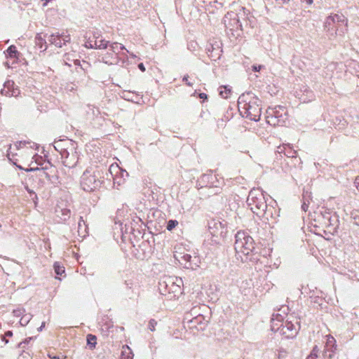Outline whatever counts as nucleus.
<instances>
[{
    "mask_svg": "<svg viewBox=\"0 0 359 359\" xmlns=\"http://www.w3.org/2000/svg\"><path fill=\"white\" fill-rule=\"evenodd\" d=\"M261 101L252 93L248 92L239 96L238 107L241 114L251 121H258L261 116Z\"/></svg>",
    "mask_w": 359,
    "mask_h": 359,
    "instance_id": "obj_1",
    "label": "nucleus"
},
{
    "mask_svg": "<svg viewBox=\"0 0 359 359\" xmlns=\"http://www.w3.org/2000/svg\"><path fill=\"white\" fill-rule=\"evenodd\" d=\"M234 249L236 255L238 258L240 257L243 262L257 259V257H254V240L245 231H238L235 235Z\"/></svg>",
    "mask_w": 359,
    "mask_h": 359,
    "instance_id": "obj_2",
    "label": "nucleus"
},
{
    "mask_svg": "<svg viewBox=\"0 0 359 359\" xmlns=\"http://www.w3.org/2000/svg\"><path fill=\"white\" fill-rule=\"evenodd\" d=\"M248 205L250 210L259 217H264L269 219V217H273L270 209H268L264 194L259 189H252L247 198Z\"/></svg>",
    "mask_w": 359,
    "mask_h": 359,
    "instance_id": "obj_3",
    "label": "nucleus"
},
{
    "mask_svg": "<svg viewBox=\"0 0 359 359\" xmlns=\"http://www.w3.org/2000/svg\"><path fill=\"white\" fill-rule=\"evenodd\" d=\"M105 171L98 166L89 167L83 172L81 177V186L86 191H93L100 188L103 183Z\"/></svg>",
    "mask_w": 359,
    "mask_h": 359,
    "instance_id": "obj_4",
    "label": "nucleus"
},
{
    "mask_svg": "<svg viewBox=\"0 0 359 359\" xmlns=\"http://www.w3.org/2000/svg\"><path fill=\"white\" fill-rule=\"evenodd\" d=\"M224 184L223 178L218 177V175L213 174L212 170H209L207 173L203 174L196 182L198 189L205 188L215 189L214 194H218L221 191V186Z\"/></svg>",
    "mask_w": 359,
    "mask_h": 359,
    "instance_id": "obj_5",
    "label": "nucleus"
},
{
    "mask_svg": "<svg viewBox=\"0 0 359 359\" xmlns=\"http://www.w3.org/2000/svg\"><path fill=\"white\" fill-rule=\"evenodd\" d=\"M176 281L171 277L165 278L159 282L158 289L160 293L163 295L168 296V299H172L178 297L182 293L180 283L182 282V279L175 278Z\"/></svg>",
    "mask_w": 359,
    "mask_h": 359,
    "instance_id": "obj_6",
    "label": "nucleus"
},
{
    "mask_svg": "<svg viewBox=\"0 0 359 359\" xmlns=\"http://www.w3.org/2000/svg\"><path fill=\"white\" fill-rule=\"evenodd\" d=\"M347 19L343 14H334L328 16L325 22V29L332 35L341 34L346 30Z\"/></svg>",
    "mask_w": 359,
    "mask_h": 359,
    "instance_id": "obj_7",
    "label": "nucleus"
},
{
    "mask_svg": "<svg viewBox=\"0 0 359 359\" xmlns=\"http://www.w3.org/2000/svg\"><path fill=\"white\" fill-rule=\"evenodd\" d=\"M266 121L269 124L276 126L283 125L287 118V112L285 107L276 106L269 108L267 111Z\"/></svg>",
    "mask_w": 359,
    "mask_h": 359,
    "instance_id": "obj_8",
    "label": "nucleus"
},
{
    "mask_svg": "<svg viewBox=\"0 0 359 359\" xmlns=\"http://www.w3.org/2000/svg\"><path fill=\"white\" fill-rule=\"evenodd\" d=\"M107 180H111L112 178L114 184L121 186L124 184L128 173L126 170L120 168L118 164H111L109 168L104 170Z\"/></svg>",
    "mask_w": 359,
    "mask_h": 359,
    "instance_id": "obj_9",
    "label": "nucleus"
},
{
    "mask_svg": "<svg viewBox=\"0 0 359 359\" xmlns=\"http://www.w3.org/2000/svg\"><path fill=\"white\" fill-rule=\"evenodd\" d=\"M54 149L62 156L67 155L68 151L76 149V143L70 139L55 140L53 143Z\"/></svg>",
    "mask_w": 359,
    "mask_h": 359,
    "instance_id": "obj_10",
    "label": "nucleus"
},
{
    "mask_svg": "<svg viewBox=\"0 0 359 359\" xmlns=\"http://www.w3.org/2000/svg\"><path fill=\"white\" fill-rule=\"evenodd\" d=\"M318 219L330 231H335L338 227L339 220L337 217L334 215H332L330 212L325 211L324 212H320L318 216Z\"/></svg>",
    "mask_w": 359,
    "mask_h": 359,
    "instance_id": "obj_11",
    "label": "nucleus"
},
{
    "mask_svg": "<svg viewBox=\"0 0 359 359\" xmlns=\"http://www.w3.org/2000/svg\"><path fill=\"white\" fill-rule=\"evenodd\" d=\"M300 328V325L298 322L293 323L291 321L287 320L284 324H282L280 327H278L276 330H278L280 333L284 335L287 339H292L296 337Z\"/></svg>",
    "mask_w": 359,
    "mask_h": 359,
    "instance_id": "obj_12",
    "label": "nucleus"
},
{
    "mask_svg": "<svg viewBox=\"0 0 359 359\" xmlns=\"http://www.w3.org/2000/svg\"><path fill=\"white\" fill-rule=\"evenodd\" d=\"M48 41L51 44H54L58 48H61L63 45H65L67 42L70 41L69 34H65V33L52 34L49 36Z\"/></svg>",
    "mask_w": 359,
    "mask_h": 359,
    "instance_id": "obj_13",
    "label": "nucleus"
},
{
    "mask_svg": "<svg viewBox=\"0 0 359 359\" xmlns=\"http://www.w3.org/2000/svg\"><path fill=\"white\" fill-rule=\"evenodd\" d=\"M61 158L62 159L63 165L71 168L76 165L79 161V154L76 149H74L72 151H68L67 155L62 156Z\"/></svg>",
    "mask_w": 359,
    "mask_h": 359,
    "instance_id": "obj_14",
    "label": "nucleus"
},
{
    "mask_svg": "<svg viewBox=\"0 0 359 359\" xmlns=\"http://www.w3.org/2000/svg\"><path fill=\"white\" fill-rule=\"evenodd\" d=\"M1 94L8 97H17L20 94V90L15 88L13 81H6L4 84V88L1 90Z\"/></svg>",
    "mask_w": 359,
    "mask_h": 359,
    "instance_id": "obj_15",
    "label": "nucleus"
},
{
    "mask_svg": "<svg viewBox=\"0 0 359 359\" xmlns=\"http://www.w3.org/2000/svg\"><path fill=\"white\" fill-rule=\"evenodd\" d=\"M225 225L219 221H211L208 224L209 231L212 236L222 234L224 232Z\"/></svg>",
    "mask_w": 359,
    "mask_h": 359,
    "instance_id": "obj_16",
    "label": "nucleus"
},
{
    "mask_svg": "<svg viewBox=\"0 0 359 359\" xmlns=\"http://www.w3.org/2000/svg\"><path fill=\"white\" fill-rule=\"evenodd\" d=\"M249 13H250L249 11L243 7L238 12V13L236 15L237 18L233 19V21L234 22V23L236 25V29L239 28V29H242V22L241 20H245Z\"/></svg>",
    "mask_w": 359,
    "mask_h": 359,
    "instance_id": "obj_17",
    "label": "nucleus"
},
{
    "mask_svg": "<svg viewBox=\"0 0 359 359\" xmlns=\"http://www.w3.org/2000/svg\"><path fill=\"white\" fill-rule=\"evenodd\" d=\"M95 49H105L109 46V41L100 36L99 34H94Z\"/></svg>",
    "mask_w": 359,
    "mask_h": 359,
    "instance_id": "obj_18",
    "label": "nucleus"
},
{
    "mask_svg": "<svg viewBox=\"0 0 359 359\" xmlns=\"http://www.w3.org/2000/svg\"><path fill=\"white\" fill-rule=\"evenodd\" d=\"M88 226L85 222V221L83 219L82 217H79V221H78V225H77V232L78 235L80 237H85L87 233Z\"/></svg>",
    "mask_w": 359,
    "mask_h": 359,
    "instance_id": "obj_19",
    "label": "nucleus"
},
{
    "mask_svg": "<svg viewBox=\"0 0 359 359\" xmlns=\"http://www.w3.org/2000/svg\"><path fill=\"white\" fill-rule=\"evenodd\" d=\"M191 259H192V257L189 254H184L180 257V259L179 261L180 262V263L182 264H183L185 268L193 269L194 267V266H196L197 265H196V264H194V265L192 264Z\"/></svg>",
    "mask_w": 359,
    "mask_h": 359,
    "instance_id": "obj_20",
    "label": "nucleus"
},
{
    "mask_svg": "<svg viewBox=\"0 0 359 359\" xmlns=\"http://www.w3.org/2000/svg\"><path fill=\"white\" fill-rule=\"evenodd\" d=\"M35 43L39 48L45 51L47 49L46 41L42 37L41 34H37L35 36Z\"/></svg>",
    "mask_w": 359,
    "mask_h": 359,
    "instance_id": "obj_21",
    "label": "nucleus"
},
{
    "mask_svg": "<svg viewBox=\"0 0 359 359\" xmlns=\"http://www.w3.org/2000/svg\"><path fill=\"white\" fill-rule=\"evenodd\" d=\"M6 53L8 57L13 58L15 60H18L20 55V53L17 50L16 47L14 45L10 46L8 48Z\"/></svg>",
    "mask_w": 359,
    "mask_h": 359,
    "instance_id": "obj_22",
    "label": "nucleus"
},
{
    "mask_svg": "<svg viewBox=\"0 0 359 359\" xmlns=\"http://www.w3.org/2000/svg\"><path fill=\"white\" fill-rule=\"evenodd\" d=\"M114 54L111 52H107L105 55L102 57V61L107 65H114L116 63V57L114 56Z\"/></svg>",
    "mask_w": 359,
    "mask_h": 359,
    "instance_id": "obj_23",
    "label": "nucleus"
},
{
    "mask_svg": "<svg viewBox=\"0 0 359 359\" xmlns=\"http://www.w3.org/2000/svg\"><path fill=\"white\" fill-rule=\"evenodd\" d=\"M337 349L325 348L323 352V359H334Z\"/></svg>",
    "mask_w": 359,
    "mask_h": 359,
    "instance_id": "obj_24",
    "label": "nucleus"
},
{
    "mask_svg": "<svg viewBox=\"0 0 359 359\" xmlns=\"http://www.w3.org/2000/svg\"><path fill=\"white\" fill-rule=\"evenodd\" d=\"M126 50V47L118 43L114 42L109 45V50L111 51L114 55L118 53L120 50Z\"/></svg>",
    "mask_w": 359,
    "mask_h": 359,
    "instance_id": "obj_25",
    "label": "nucleus"
},
{
    "mask_svg": "<svg viewBox=\"0 0 359 359\" xmlns=\"http://www.w3.org/2000/svg\"><path fill=\"white\" fill-rule=\"evenodd\" d=\"M57 213H61V215H57L58 217H60V219L63 222H66L68 219H69L71 215L70 210L64 208L60 209L59 211L56 210Z\"/></svg>",
    "mask_w": 359,
    "mask_h": 359,
    "instance_id": "obj_26",
    "label": "nucleus"
},
{
    "mask_svg": "<svg viewBox=\"0 0 359 359\" xmlns=\"http://www.w3.org/2000/svg\"><path fill=\"white\" fill-rule=\"evenodd\" d=\"M115 225L116 226H117V225L118 226V227L120 229L121 232L122 234L128 233H131L132 231L133 230V228L132 226H128L127 224H125V226L123 227V223L121 222L120 221L115 222Z\"/></svg>",
    "mask_w": 359,
    "mask_h": 359,
    "instance_id": "obj_27",
    "label": "nucleus"
},
{
    "mask_svg": "<svg viewBox=\"0 0 359 359\" xmlns=\"http://www.w3.org/2000/svg\"><path fill=\"white\" fill-rule=\"evenodd\" d=\"M325 348H331L337 349V345L335 339L331 335H327V341Z\"/></svg>",
    "mask_w": 359,
    "mask_h": 359,
    "instance_id": "obj_28",
    "label": "nucleus"
},
{
    "mask_svg": "<svg viewBox=\"0 0 359 359\" xmlns=\"http://www.w3.org/2000/svg\"><path fill=\"white\" fill-rule=\"evenodd\" d=\"M97 344V338L95 335L88 334L87 335V345L89 346L90 350H93L95 348Z\"/></svg>",
    "mask_w": 359,
    "mask_h": 359,
    "instance_id": "obj_29",
    "label": "nucleus"
},
{
    "mask_svg": "<svg viewBox=\"0 0 359 359\" xmlns=\"http://www.w3.org/2000/svg\"><path fill=\"white\" fill-rule=\"evenodd\" d=\"M120 359H133L132 351L128 346L126 348L123 347V350L121 351Z\"/></svg>",
    "mask_w": 359,
    "mask_h": 359,
    "instance_id": "obj_30",
    "label": "nucleus"
},
{
    "mask_svg": "<svg viewBox=\"0 0 359 359\" xmlns=\"http://www.w3.org/2000/svg\"><path fill=\"white\" fill-rule=\"evenodd\" d=\"M53 268L55 273L58 276H62L65 272V267L60 265L59 262H55L53 264Z\"/></svg>",
    "mask_w": 359,
    "mask_h": 359,
    "instance_id": "obj_31",
    "label": "nucleus"
},
{
    "mask_svg": "<svg viewBox=\"0 0 359 359\" xmlns=\"http://www.w3.org/2000/svg\"><path fill=\"white\" fill-rule=\"evenodd\" d=\"M32 318V315L30 314V313H24L20 320V323L22 326H25L27 325L29 322L31 320Z\"/></svg>",
    "mask_w": 359,
    "mask_h": 359,
    "instance_id": "obj_32",
    "label": "nucleus"
},
{
    "mask_svg": "<svg viewBox=\"0 0 359 359\" xmlns=\"http://www.w3.org/2000/svg\"><path fill=\"white\" fill-rule=\"evenodd\" d=\"M285 155L289 158H295L297 156V151L294 150L290 144H287Z\"/></svg>",
    "mask_w": 359,
    "mask_h": 359,
    "instance_id": "obj_33",
    "label": "nucleus"
},
{
    "mask_svg": "<svg viewBox=\"0 0 359 359\" xmlns=\"http://www.w3.org/2000/svg\"><path fill=\"white\" fill-rule=\"evenodd\" d=\"M231 93V88H229L228 86H221L220 87V91L219 95L223 98H227L229 95Z\"/></svg>",
    "mask_w": 359,
    "mask_h": 359,
    "instance_id": "obj_34",
    "label": "nucleus"
},
{
    "mask_svg": "<svg viewBox=\"0 0 359 359\" xmlns=\"http://www.w3.org/2000/svg\"><path fill=\"white\" fill-rule=\"evenodd\" d=\"M351 218L353 224L359 226V210L352 212Z\"/></svg>",
    "mask_w": 359,
    "mask_h": 359,
    "instance_id": "obj_35",
    "label": "nucleus"
},
{
    "mask_svg": "<svg viewBox=\"0 0 359 359\" xmlns=\"http://www.w3.org/2000/svg\"><path fill=\"white\" fill-rule=\"evenodd\" d=\"M178 225V222L175 219H170L168 222H167V226H166V229L168 230V231H172V229H174Z\"/></svg>",
    "mask_w": 359,
    "mask_h": 359,
    "instance_id": "obj_36",
    "label": "nucleus"
},
{
    "mask_svg": "<svg viewBox=\"0 0 359 359\" xmlns=\"http://www.w3.org/2000/svg\"><path fill=\"white\" fill-rule=\"evenodd\" d=\"M94 43H95V38L93 36V39L88 38V39H86V41H85L84 46L87 48H95V46L93 44Z\"/></svg>",
    "mask_w": 359,
    "mask_h": 359,
    "instance_id": "obj_37",
    "label": "nucleus"
},
{
    "mask_svg": "<svg viewBox=\"0 0 359 359\" xmlns=\"http://www.w3.org/2000/svg\"><path fill=\"white\" fill-rule=\"evenodd\" d=\"M48 356L52 359H66V356L62 353L56 354L53 352H49Z\"/></svg>",
    "mask_w": 359,
    "mask_h": 359,
    "instance_id": "obj_38",
    "label": "nucleus"
},
{
    "mask_svg": "<svg viewBox=\"0 0 359 359\" xmlns=\"http://www.w3.org/2000/svg\"><path fill=\"white\" fill-rule=\"evenodd\" d=\"M33 337H29L26 339L25 341H21L20 343L18 344V347L22 349L25 348L26 346L28 345L32 341H33Z\"/></svg>",
    "mask_w": 359,
    "mask_h": 359,
    "instance_id": "obj_39",
    "label": "nucleus"
},
{
    "mask_svg": "<svg viewBox=\"0 0 359 359\" xmlns=\"http://www.w3.org/2000/svg\"><path fill=\"white\" fill-rule=\"evenodd\" d=\"M307 194H309L308 192H306V194L304 193V194H303L304 202H303V203L302 205V209L304 212L307 211L308 207H309V203H306V195ZM307 202H309V201H307Z\"/></svg>",
    "mask_w": 359,
    "mask_h": 359,
    "instance_id": "obj_40",
    "label": "nucleus"
},
{
    "mask_svg": "<svg viewBox=\"0 0 359 359\" xmlns=\"http://www.w3.org/2000/svg\"><path fill=\"white\" fill-rule=\"evenodd\" d=\"M25 312V310L23 308H18L13 311V315L16 317H20V316L23 315Z\"/></svg>",
    "mask_w": 359,
    "mask_h": 359,
    "instance_id": "obj_41",
    "label": "nucleus"
},
{
    "mask_svg": "<svg viewBox=\"0 0 359 359\" xmlns=\"http://www.w3.org/2000/svg\"><path fill=\"white\" fill-rule=\"evenodd\" d=\"M18 359H32V355L28 351L23 350Z\"/></svg>",
    "mask_w": 359,
    "mask_h": 359,
    "instance_id": "obj_42",
    "label": "nucleus"
},
{
    "mask_svg": "<svg viewBox=\"0 0 359 359\" xmlns=\"http://www.w3.org/2000/svg\"><path fill=\"white\" fill-rule=\"evenodd\" d=\"M345 123L346 121L343 118L338 117H336V121H334L333 122L334 125H337L339 128L344 127L345 126Z\"/></svg>",
    "mask_w": 359,
    "mask_h": 359,
    "instance_id": "obj_43",
    "label": "nucleus"
},
{
    "mask_svg": "<svg viewBox=\"0 0 359 359\" xmlns=\"http://www.w3.org/2000/svg\"><path fill=\"white\" fill-rule=\"evenodd\" d=\"M156 325H157V322L154 319H151L149 322L148 328L151 332H154L155 330V327Z\"/></svg>",
    "mask_w": 359,
    "mask_h": 359,
    "instance_id": "obj_44",
    "label": "nucleus"
},
{
    "mask_svg": "<svg viewBox=\"0 0 359 359\" xmlns=\"http://www.w3.org/2000/svg\"><path fill=\"white\" fill-rule=\"evenodd\" d=\"M13 336V332L12 331H7L5 332L4 335L2 337V341L5 342V344L8 343V340L6 339V337H10Z\"/></svg>",
    "mask_w": 359,
    "mask_h": 359,
    "instance_id": "obj_45",
    "label": "nucleus"
},
{
    "mask_svg": "<svg viewBox=\"0 0 359 359\" xmlns=\"http://www.w3.org/2000/svg\"><path fill=\"white\" fill-rule=\"evenodd\" d=\"M285 147H287V144H283V145H280V146L278 147L277 152L278 154H283L285 155V151H286V148Z\"/></svg>",
    "mask_w": 359,
    "mask_h": 359,
    "instance_id": "obj_46",
    "label": "nucleus"
},
{
    "mask_svg": "<svg viewBox=\"0 0 359 359\" xmlns=\"http://www.w3.org/2000/svg\"><path fill=\"white\" fill-rule=\"evenodd\" d=\"M11 149V144H10V145H9V148H8V151H7V154H6V156H7V157H8V160H9L10 161H11V162H13L14 164H15V163L13 161V158H12V157H13V156H14V155H13V154L11 153V151H10Z\"/></svg>",
    "mask_w": 359,
    "mask_h": 359,
    "instance_id": "obj_47",
    "label": "nucleus"
},
{
    "mask_svg": "<svg viewBox=\"0 0 359 359\" xmlns=\"http://www.w3.org/2000/svg\"><path fill=\"white\" fill-rule=\"evenodd\" d=\"M36 170L42 171L46 177H48V174L44 171L43 168H40L36 167L35 168H32L27 170V171H36Z\"/></svg>",
    "mask_w": 359,
    "mask_h": 359,
    "instance_id": "obj_48",
    "label": "nucleus"
},
{
    "mask_svg": "<svg viewBox=\"0 0 359 359\" xmlns=\"http://www.w3.org/2000/svg\"><path fill=\"white\" fill-rule=\"evenodd\" d=\"M188 79H189V76H188V75H184V77H183V79H182V81H183L184 82H185V83H186V84H187L188 86H193V83H192L191 82L189 81Z\"/></svg>",
    "mask_w": 359,
    "mask_h": 359,
    "instance_id": "obj_49",
    "label": "nucleus"
},
{
    "mask_svg": "<svg viewBox=\"0 0 359 359\" xmlns=\"http://www.w3.org/2000/svg\"><path fill=\"white\" fill-rule=\"evenodd\" d=\"M319 352H320V349H319L318 346L317 345H316L313 347L311 354H314V355H318Z\"/></svg>",
    "mask_w": 359,
    "mask_h": 359,
    "instance_id": "obj_50",
    "label": "nucleus"
},
{
    "mask_svg": "<svg viewBox=\"0 0 359 359\" xmlns=\"http://www.w3.org/2000/svg\"><path fill=\"white\" fill-rule=\"evenodd\" d=\"M206 189H208L207 194H208V196H210L211 195H215L214 192L215 191V189H209V188H206Z\"/></svg>",
    "mask_w": 359,
    "mask_h": 359,
    "instance_id": "obj_51",
    "label": "nucleus"
},
{
    "mask_svg": "<svg viewBox=\"0 0 359 359\" xmlns=\"http://www.w3.org/2000/svg\"><path fill=\"white\" fill-rule=\"evenodd\" d=\"M138 68L140 69V70L142 72H145L146 69H145V67L143 63H140L138 65Z\"/></svg>",
    "mask_w": 359,
    "mask_h": 359,
    "instance_id": "obj_52",
    "label": "nucleus"
},
{
    "mask_svg": "<svg viewBox=\"0 0 359 359\" xmlns=\"http://www.w3.org/2000/svg\"><path fill=\"white\" fill-rule=\"evenodd\" d=\"M261 68H262V66H261V65H258V66H257V65H253V66H252V70H253L254 72H259V71L261 69Z\"/></svg>",
    "mask_w": 359,
    "mask_h": 359,
    "instance_id": "obj_53",
    "label": "nucleus"
},
{
    "mask_svg": "<svg viewBox=\"0 0 359 359\" xmlns=\"http://www.w3.org/2000/svg\"><path fill=\"white\" fill-rule=\"evenodd\" d=\"M354 184L357 188V189L359 191V176H358L355 180V182H354Z\"/></svg>",
    "mask_w": 359,
    "mask_h": 359,
    "instance_id": "obj_54",
    "label": "nucleus"
},
{
    "mask_svg": "<svg viewBox=\"0 0 359 359\" xmlns=\"http://www.w3.org/2000/svg\"><path fill=\"white\" fill-rule=\"evenodd\" d=\"M318 357H317V355H314V354H309L306 359H316Z\"/></svg>",
    "mask_w": 359,
    "mask_h": 359,
    "instance_id": "obj_55",
    "label": "nucleus"
},
{
    "mask_svg": "<svg viewBox=\"0 0 359 359\" xmlns=\"http://www.w3.org/2000/svg\"><path fill=\"white\" fill-rule=\"evenodd\" d=\"M44 327H45V322H43L41 325L38 328V331L41 332Z\"/></svg>",
    "mask_w": 359,
    "mask_h": 359,
    "instance_id": "obj_56",
    "label": "nucleus"
},
{
    "mask_svg": "<svg viewBox=\"0 0 359 359\" xmlns=\"http://www.w3.org/2000/svg\"><path fill=\"white\" fill-rule=\"evenodd\" d=\"M126 50L127 51L128 53L130 54V57H132L133 58L137 57L133 53H130L129 50Z\"/></svg>",
    "mask_w": 359,
    "mask_h": 359,
    "instance_id": "obj_57",
    "label": "nucleus"
},
{
    "mask_svg": "<svg viewBox=\"0 0 359 359\" xmlns=\"http://www.w3.org/2000/svg\"><path fill=\"white\" fill-rule=\"evenodd\" d=\"M200 97L201 98H207V95L205 93H201Z\"/></svg>",
    "mask_w": 359,
    "mask_h": 359,
    "instance_id": "obj_58",
    "label": "nucleus"
},
{
    "mask_svg": "<svg viewBox=\"0 0 359 359\" xmlns=\"http://www.w3.org/2000/svg\"><path fill=\"white\" fill-rule=\"evenodd\" d=\"M306 2L308 4H311L313 3V0H305Z\"/></svg>",
    "mask_w": 359,
    "mask_h": 359,
    "instance_id": "obj_59",
    "label": "nucleus"
},
{
    "mask_svg": "<svg viewBox=\"0 0 359 359\" xmlns=\"http://www.w3.org/2000/svg\"><path fill=\"white\" fill-rule=\"evenodd\" d=\"M283 4L287 3L290 0H280Z\"/></svg>",
    "mask_w": 359,
    "mask_h": 359,
    "instance_id": "obj_60",
    "label": "nucleus"
},
{
    "mask_svg": "<svg viewBox=\"0 0 359 359\" xmlns=\"http://www.w3.org/2000/svg\"><path fill=\"white\" fill-rule=\"evenodd\" d=\"M271 330H274V331L276 330V329H275V327H274V326H273V325H272V326H271Z\"/></svg>",
    "mask_w": 359,
    "mask_h": 359,
    "instance_id": "obj_61",
    "label": "nucleus"
},
{
    "mask_svg": "<svg viewBox=\"0 0 359 359\" xmlns=\"http://www.w3.org/2000/svg\"><path fill=\"white\" fill-rule=\"evenodd\" d=\"M6 64L8 66V67H10V65H8V64L7 62Z\"/></svg>",
    "mask_w": 359,
    "mask_h": 359,
    "instance_id": "obj_62",
    "label": "nucleus"
}]
</instances>
